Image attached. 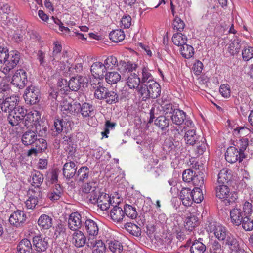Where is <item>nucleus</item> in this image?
I'll list each match as a JSON object with an SVG mask.
<instances>
[{"instance_id": "1", "label": "nucleus", "mask_w": 253, "mask_h": 253, "mask_svg": "<svg viewBox=\"0 0 253 253\" xmlns=\"http://www.w3.org/2000/svg\"><path fill=\"white\" fill-rule=\"evenodd\" d=\"M20 59V54L16 50H12L8 54L7 59L3 63L0 70L5 75L12 72L13 69L19 63Z\"/></svg>"}, {"instance_id": "2", "label": "nucleus", "mask_w": 253, "mask_h": 253, "mask_svg": "<svg viewBox=\"0 0 253 253\" xmlns=\"http://www.w3.org/2000/svg\"><path fill=\"white\" fill-rule=\"evenodd\" d=\"M216 196L225 202L226 204L234 202L238 197L236 193L230 192L229 187L223 184H219L215 188Z\"/></svg>"}, {"instance_id": "3", "label": "nucleus", "mask_w": 253, "mask_h": 253, "mask_svg": "<svg viewBox=\"0 0 253 253\" xmlns=\"http://www.w3.org/2000/svg\"><path fill=\"white\" fill-rule=\"evenodd\" d=\"M96 191L98 193H96V195L89 198V202L92 204H97L103 211L108 209L112 204L109 195L101 192L100 190Z\"/></svg>"}, {"instance_id": "4", "label": "nucleus", "mask_w": 253, "mask_h": 253, "mask_svg": "<svg viewBox=\"0 0 253 253\" xmlns=\"http://www.w3.org/2000/svg\"><path fill=\"white\" fill-rule=\"evenodd\" d=\"M208 231L213 233L215 237L219 241H224L230 233L226 228L215 222H210L206 227Z\"/></svg>"}, {"instance_id": "5", "label": "nucleus", "mask_w": 253, "mask_h": 253, "mask_svg": "<svg viewBox=\"0 0 253 253\" xmlns=\"http://www.w3.org/2000/svg\"><path fill=\"white\" fill-rule=\"evenodd\" d=\"M150 118L148 123L154 122L155 125L162 130H167L169 127L170 120L165 116H155V108H152L150 111Z\"/></svg>"}, {"instance_id": "6", "label": "nucleus", "mask_w": 253, "mask_h": 253, "mask_svg": "<svg viewBox=\"0 0 253 253\" xmlns=\"http://www.w3.org/2000/svg\"><path fill=\"white\" fill-rule=\"evenodd\" d=\"M24 98L27 104H35L39 101L40 91L35 86H29L25 91Z\"/></svg>"}, {"instance_id": "7", "label": "nucleus", "mask_w": 253, "mask_h": 253, "mask_svg": "<svg viewBox=\"0 0 253 253\" xmlns=\"http://www.w3.org/2000/svg\"><path fill=\"white\" fill-rule=\"evenodd\" d=\"M111 206L112 208L110 212L111 219L117 223L125 222V212L122 204L118 203L117 205L112 204Z\"/></svg>"}, {"instance_id": "8", "label": "nucleus", "mask_w": 253, "mask_h": 253, "mask_svg": "<svg viewBox=\"0 0 253 253\" xmlns=\"http://www.w3.org/2000/svg\"><path fill=\"white\" fill-rule=\"evenodd\" d=\"M91 88L94 91V96L99 100H104L108 89L104 87L102 82L98 79L91 81Z\"/></svg>"}, {"instance_id": "9", "label": "nucleus", "mask_w": 253, "mask_h": 253, "mask_svg": "<svg viewBox=\"0 0 253 253\" xmlns=\"http://www.w3.org/2000/svg\"><path fill=\"white\" fill-rule=\"evenodd\" d=\"M80 103L74 101L69 102L67 100H64L61 104V111L67 115H76L80 112Z\"/></svg>"}, {"instance_id": "10", "label": "nucleus", "mask_w": 253, "mask_h": 253, "mask_svg": "<svg viewBox=\"0 0 253 253\" xmlns=\"http://www.w3.org/2000/svg\"><path fill=\"white\" fill-rule=\"evenodd\" d=\"M11 83L19 88H23L27 83L26 72L23 69L17 70L13 76Z\"/></svg>"}, {"instance_id": "11", "label": "nucleus", "mask_w": 253, "mask_h": 253, "mask_svg": "<svg viewBox=\"0 0 253 253\" xmlns=\"http://www.w3.org/2000/svg\"><path fill=\"white\" fill-rule=\"evenodd\" d=\"M87 247L92 249V253H105L106 252L104 242L96 238L87 239Z\"/></svg>"}, {"instance_id": "12", "label": "nucleus", "mask_w": 253, "mask_h": 253, "mask_svg": "<svg viewBox=\"0 0 253 253\" xmlns=\"http://www.w3.org/2000/svg\"><path fill=\"white\" fill-rule=\"evenodd\" d=\"M33 245L37 253L44 252L48 246L47 239L41 235L35 236L33 238Z\"/></svg>"}, {"instance_id": "13", "label": "nucleus", "mask_w": 253, "mask_h": 253, "mask_svg": "<svg viewBox=\"0 0 253 253\" xmlns=\"http://www.w3.org/2000/svg\"><path fill=\"white\" fill-rule=\"evenodd\" d=\"M84 226L87 234V239L97 237L99 232V227L96 222L92 219H87L84 223Z\"/></svg>"}, {"instance_id": "14", "label": "nucleus", "mask_w": 253, "mask_h": 253, "mask_svg": "<svg viewBox=\"0 0 253 253\" xmlns=\"http://www.w3.org/2000/svg\"><path fill=\"white\" fill-rule=\"evenodd\" d=\"M41 192L39 190H31L28 192V199L25 201V205L27 209H33L38 203V199L40 198Z\"/></svg>"}, {"instance_id": "15", "label": "nucleus", "mask_w": 253, "mask_h": 253, "mask_svg": "<svg viewBox=\"0 0 253 253\" xmlns=\"http://www.w3.org/2000/svg\"><path fill=\"white\" fill-rule=\"evenodd\" d=\"M184 139L187 144L193 146L198 143L200 140H202L203 137L198 134L196 129H192L185 132Z\"/></svg>"}, {"instance_id": "16", "label": "nucleus", "mask_w": 253, "mask_h": 253, "mask_svg": "<svg viewBox=\"0 0 253 253\" xmlns=\"http://www.w3.org/2000/svg\"><path fill=\"white\" fill-rule=\"evenodd\" d=\"M41 119V115L37 111L34 110L27 113L23 119V124L25 126L29 127L34 125L37 121Z\"/></svg>"}, {"instance_id": "17", "label": "nucleus", "mask_w": 253, "mask_h": 253, "mask_svg": "<svg viewBox=\"0 0 253 253\" xmlns=\"http://www.w3.org/2000/svg\"><path fill=\"white\" fill-rule=\"evenodd\" d=\"M68 227L73 231L79 230L82 227L81 215L77 212L72 213L68 219Z\"/></svg>"}, {"instance_id": "18", "label": "nucleus", "mask_w": 253, "mask_h": 253, "mask_svg": "<svg viewBox=\"0 0 253 253\" xmlns=\"http://www.w3.org/2000/svg\"><path fill=\"white\" fill-rule=\"evenodd\" d=\"M26 218V215L24 211H17L11 214L9 221L11 225L18 227L21 226L24 223Z\"/></svg>"}, {"instance_id": "19", "label": "nucleus", "mask_w": 253, "mask_h": 253, "mask_svg": "<svg viewBox=\"0 0 253 253\" xmlns=\"http://www.w3.org/2000/svg\"><path fill=\"white\" fill-rule=\"evenodd\" d=\"M72 243L78 248L82 247L85 244L87 246V236L86 237L80 230L74 231L72 234Z\"/></svg>"}, {"instance_id": "20", "label": "nucleus", "mask_w": 253, "mask_h": 253, "mask_svg": "<svg viewBox=\"0 0 253 253\" xmlns=\"http://www.w3.org/2000/svg\"><path fill=\"white\" fill-rule=\"evenodd\" d=\"M226 160L230 163H234L239 161L241 162L244 158L240 159V153L234 146L228 147L225 154Z\"/></svg>"}, {"instance_id": "21", "label": "nucleus", "mask_w": 253, "mask_h": 253, "mask_svg": "<svg viewBox=\"0 0 253 253\" xmlns=\"http://www.w3.org/2000/svg\"><path fill=\"white\" fill-rule=\"evenodd\" d=\"M85 80V78L82 76L73 77L69 81L68 87L72 91H77L84 85Z\"/></svg>"}, {"instance_id": "22", "label": "nucleus", "mask_w": 253, "mask_h": 253, "mask_svg": "<svg viewBox=\"0 0 253 253\" xmlns=\"http://www.w3.org/2000/svg\"><path fill=\"white\" fill-rule=\"evenodd\" d=\"M90 71L92 75L95 78H103L104 73L107 71L104 64L100 62H96L91 66Z\"/></svg>"}, {"instance_id": "23", "label": "nucleus", "mask_w": 253, "mask_h": 253, "mask_svg": "<svg viewBox=\"0 0 253 253\" xmlns=\"http://www.w3.org/2000/svg\"><path fill=\"white\" fill-rule=\"evenodd\" d=\"M77 166L73 161L66 163L63 167V174L67 179H71L77 173Z\"/></svg>"}, {"instance_id": "24", "label": "nucleus", "mask_w": 253, "mask_h": 253, "mask_svg": "<svg viewBox=\"0 0 253 253\" xmlns=\"http://www.w3.org/2000/svg\"><path fill=\"white\" fill-rule=\"evenodd\" d=\"M17 99L15 96L6 97L1 105V108L3 111L9 113L16 106Z\"/></svg>"}, {"instance_id": "25", "label": "nucleus", "mask_w": 253, "mask_h": 253, "mask_svg": "<svg viewBox=\"0 0 253 253\" xmlns=\"http://www.w3.org/2000/svg\"><path fill=\"white\" fill-rule=\"evenodd\" d=\"M241 208H234L230 211V218L232 223L236 225L239 226L242 224L241 221L246 216Z\"/></svg>"}, {"instance_id": "26", "label": "nucleus", "mask_w": 253, "mask_h": 253, "mask_svg": "<svg viewBox=\"0 0 253 253\" xmlns=\"http://www.w3.org/2000/svg\"><path fill=\"white\" fill-rule=\"evenodd\" d=\"M191 190L189 188H182L179 194V197L182 204L186 207L192 205Z\"/></svg>"}, {"instance_id": "27", "label": "nucleus", "mask_w": 253, "mask_h": 253, "mask_svg": "<svg viewBox=\"0 0 253 253\" xmlns=\"http://www.w3.org/2000/svg\"><path fill=\"white\" fill-rule=\"evenodd\" d=\"M141 83V80L139 77V71L137 74L136 73H131L129 74L126 80V84L130 89L138 88Z\"/></svg>"}, {"instance_id": "28", "label": "nucleus", "mask_w": 253, "mask_h": 253, "mask_svg": "<svg viewBox=\"0 0 253 253\" xmlns=\"http://www.w3.org/2000/svg\"><path fill=\"white\" fill-rule=\"evenodd\" d=\"M151 98L155 99L158 97L161 94V88L160 84L155 81H150L147 82Z\"/></svg>"}, {"instance_id": "29", "label": "nucleus", "mask_w": 253, "mask_h": 253, "mask_svg": "<svg viewBox=\"0 0 253 253\" xmlns=\"http://www.w3.org/2000/svg\"><path fill=\"white\" fill-rule=\"evenodd\" d=\"M63 194V189L59 184H55L48 193V198L52 201L60 199Z\"/></svg>"}, {"instance_id": "30", "label": "nucleus", "mask_w": 253, "mask_h": 253, "mask_svg": "<svg viewBox=\"0 0 253 253\" xmlns=\"http://www.w3.org/2000/svg\"><path fill=\"white\" fill-rule=\"evenodd\" d=\"M38 138V135L34 130H28L25 131L22 136V142L25 145L33 144Z\"/></svg>"}, {"instance_id": "31", "label": "nucleus", "mask_w": 253, "mask_h": 253, "mask_svg": "<svg viewBox=\"0 0 253 253\" xmlns=\"http://www.w3.org/2000/svg\"><path fill=\"white\" fill-rule=\"evenodd\" d=\"M243 44L244 41H242L237 37H234L231 40V42L229 44L228 47L229 52L232 55L238 54Z\"/></svg>"}, {"instance_id": "32", "label": "nucleus", "mask_w": 253, "mask_h": 253, "mask_svg": "<svg viewBox=\"0 0 253 253\" xmlns=\"http://www.w3.org/2000/svg\"><path fill=\"white\" fill-rule=\"evenodd\" d=\"M96 185V183L92 181L85 183L83 187V192L88 194L87 196V198L88 199L89 201V198L92 197L93 195H96V193H97L96 191H99L100 190Z\"/></svg>"}, {"instance_id": "33", "label": "nucleus", "mask_w": 253, "mask_h": 253, "mask_svg": "<svg viewBox=\"0 0 253 253\" xmlns=\"http://www.w3.org/2000/svg\"><path fill=\"white\" fill-rule=\"evenodd\" d=\"M18 253H33L32 246L30 240L23 239L20 241L17 246Z\"/></svg>"}, {"instance_id": "34", "label": "nucleus", "mask_w": 253, "mask_h": 253, "mask_svg": "<svg viewBox=\"0 0 253 253\" xmlns=\"http://www.w3.org/2000/svg\"><path fill=\"white\" fill-rule=\"evenodd\" d=\"M203 241L204 240L202 238L195 240L190 248L191 253H204L206 247Z\"/></svg>"}, {"instance_id": "35", "label": "nucleus", "mask_w": 253, "mask_h": 253, "mask_svg": "<svg viewBox=\"0 0 253 253\" xmlns=\"http://www.w3.org/2000/svg\"><path fill=\"white\" fill-rule=\"evenodd\" d=\"M186 113L182 110L177 109L170 116L172 123L178 126H180L184 123L185 120Z\"/></svg>"}, {"instance_id": "36", "label": "nucleus", "mask_w": 253, "mask_h": 253, "mask_svg": "<svg viewBox=\"0 0 253 253\" xmlns=\"http://www.w3.org/2000/svg\"><path fill=\"white\" fill-rule=\"evenodd\" d=\"M234 147L237 149L240 153V159L245 158L246 155L244 153L249 145V140L248 138H242L239 141L236 142L234 144Z\"/></svg>"}, {"instance_id": "37", "label": "nucleus", "mask_w": 253, "mask_h": 253, "mask_svg": "<svg viewBox=\"0 0 253 253\" xmlns=\"http://www.w3.org/2000/svg\"><path fill=\"white\" fill-rule=\"evenodd\" d=\"M43 179V176L40 172L34 171L31 173L29 181L31 185L36 188L40 187Z\"/></svg>"}, {"instance_id": "38", "label": "nucleus", "mask_w": 253, "mask_h": 253, "mask_svg": "<svg viewBox=\"0 0 253 253\" xmlns=\"http://www.w3.org/2000/svg\"><path fill=\"white\" fill-rule=\"evenodd\" d=\"M38 224L42 229H48L52 225V219L49 216L43 214L40 216Z\"/></svg>"}, {"instance_id": "39", "label": "nucleus", "mask_w": 253, "mask_h": 253, "mask_svg": "<svg viewBox=\"0 0 253 253\" xmlns=\"http://www.w3.org/2000/svg\"><path fill=\"white\" fill-rule=\"evenodd\" d=\"M225 244L227 246L229 249L232 251H235L238 249L240 245L237 238L232 234L230 233L224 240Z\"/></svg>"}, {"instance_id": "40", "label": "nucleus", "mask_w": 253, "mask_h": 253, "mask_svg": "<svg viewBox=\"0 0 253 253\" xmlns=\"http://www.w3.org/2000/svg\"><path fill=\"white\" fill-rule=\"evenodd\" d=\"M34 125L35 130L34 131L39 137H42L46 134L47 130L46 123L39 120Z\"/></svg>"}, {"instance_id": "41", "label": "nucleus", "mask_w": 253, "mask_h": 253, "mask_svg": "<svg viewBox=\"0 0 253 253\" xmlns=\"http://www.w3.org/2000/svg\"><path fill=\"white\" fill-rule=\"evenodd\" d=\"M109 250L113 253H120L123 248L122 244L116 240H108L106 241Z\"/></svg>"}, {"instance_id": "42", "label": "nucleus", "mask_w": 253, "mask_h": 253, "mask_svg": "<svg viewBox=\"0 0 253 253\" xmlns=\"http://www.w3.org/2000/svg\"><path fill=\"white\" fill-rule=\"evenodd\" d=\"M90 171L86 166L81 167L77 171L76 176L81 182H84L89 178Z\"/></svg>"}, {"instance_id": "43", "label": "nucleus", "mask_w": 253, "mask_h": 253, "mask_svg": "<svg viewBox=\"0 0 253 253\" xmlns=\"http://www.w3.org/2000/svg\"><path fill=\"white\" fill-rule=\"evenodd\" d=\"M105 77L106 82L110 84H116L121 79V75L116 71H108L106 73Z\"/></svg>"}, {"instance_id": "44", "label": "nucleus", "mask_w": 253, "mask_h": 253, "mask_svg": "<svg viewBox=\"0 0 253 253\" xmlns=\"http://www.w3.org/2000/svg\"><path fill=\"white\" fill-rule=\"evenodd\" d=\"M138 94L140 98L143 101H146L151 98L148 87L146 83H141L140 86L137 89Z\"/></svg>"}, {"instance_id": "45", "label": "nucleus", "mask_w": 253, "mask_h": 253, "mask_svg": "<svg viewBox=\"0 0 253 253\" xmlns=\"http://www.w3.org/2000/svg\"><path fill=\"white\" fill-rule=\"evenodd\" d=\"M198 224V218L193 215L187 217L184 222V227L188 231H192Z\"/></svg>"}, {"instance_id": "46", "label": "nucleus", "mask_w": 253, "mask_h": 253, "mask_svg": "<svg viewBox=\"0 0 253 253\" xmlns=\"http://www.w3.org/2000/svg\"><path fill=\"white\" fill-rule=\"evenodd\" d=\"M123 67V70L127 71L128 72L134 73L136 71V69L138 68V65L135 63H132L131 61L126 62L125 61H120L119 62V69L121 70V68Z\"/></svg>"}, {"instance_id": "47", "label": "nucleus", "mask_w": 253, "mask_h": 253, "mask_svg": "<svg viewBox=\"0 0 253 253\" xmlns=\"http://www.w3.org/2000/svg\"><path fill=\"white\" fill-rule=\"evenodd\" d=\"M231 178V175L229 173L227 169H223L218 174L217 182L218 184H225L227 183Z\"/></svg>"}, {"instance_id": "48", "label": "nucleus", "mask_w": 253, "mask_h": 253, "mask_svg": "<svg viewBox=\"0 0 253 253\" xmlns=\"http://www.w3.org/2000/svg\"><path fill=\"white\" fill-rule=\"evenodd\" d=\"M123 209L125 217L127 216V217L133 219L136 218L138 214L135 207L130 205L125 204L123 206Z\"/></svg>"}, {"instance_id": "49", "label": "nucleus", "mask_w": 253, "mask_h": 253, "mask_svg": "<svg viewBox=\"0 0 253 253\" xmlns=\"http://www.w3.org/2000/svg\"><path fill=\"white\" fill-rule=\"evenodd\" d=\"M125 37L124 32L121 29L113 30L109 34L110 39L114 42H118L123 41Z\"/></svg>"}, {"instance_id": "50", "label": "nucleus", "mask_w": 253, "mask_h": 253, "mask_svg": "<svg viewBox=\"0 0 253 253\" xmlns=\"http://www.w3.org/2000/svg\"><path fill=\"white\" fill-rule=\"evenodd\" d=\"M180 52L181 55L185 58L189 59L193 56L194 53L193 47L186 43L182 45Z\"/></svg>"}, {"instance_id": "51", "label": "nucleus", "mask_w": 253, "mask_h": 253, "mask_svg": "<svg viewBox=\"0 0 253 253\" xmlns=\"http://www.w3.org/2000/svg\"><path fill=\"white\" fill-rule=\"evenodd\" d=\"M93 106L88 103H84L81 105L80 112L83 117H89L93 115Z\"/></svg>"}, {"instance_id": "52", "label": "nucleus", "mask_w": 253, "mask_h": 253, "mask_svg": "<svg viewBox=\"0 0 253 253\" xmlns=\"http://www.w3.org/2000/svg\"><path fill=\"white\" fill-rule=\"evenodd\" d=\"M124 223L125 228L130 234L136 237H138L141 235V229L136 224L126 222Z\"/></svg>"}, {"instance_id": "53", "label": "nucleus", "mask_w": 253, "mask_h": 253, "mask_svg": "<svg viewBox=\"0 0 253 253\" xmlns=\"http://www.w3.org/2000/svg\"><path fill=\"white\" fill-rule=\"evenodd\" d=\"M103 64L107 70H111L117 66L119 67V63L118 62L116 57L114 56H108L104 60Z\"/></svg>"}, {"instance_id": "54", "label": "nucleus", "mask_w": 253, "mask_h": 253, "mask_svg": "<svg viewBox=\"0 0 253 253\" xmlns=\"http://www.w3.org/2000/svg\"><path fill=\"white\" fill-rule=\"evenodd\" d=\"M173 43L177 46H181L186 43L187 39L186 36L181 33H177L173 35L172 38Z\"/></svg>"}, {"instance_id": "55", "label": "nucleus", "mask_w": 253, "mask_h": 253, "mask_svg": "<svg viewBox=\"0 0 253 253\" xmlns=\"http://www.w3.org/2000/svg\"><path fill=\"white\" fill-rule=\"evenodd\" d=\"M191 196L192 198V204L193 202L196 203H200L203 200V195L202 190L199 187H195L191 190Z\"/></svg>"}, {"instance_id": "56", "label": "nucleus", "mask_w": 253, "mask_h": 253, "mask_svg": "<svg viewBox=\"0 0 253 253\" xmlns=\"http://www.w3.org/2000/svg\"><path fill=\"white\" fill-rule=\"evenodd\" d=\"M104 100L107 103L112 104L118 102L119 100V97L115 91L108 90Z\"/></svg>"}, {"instance_id": "57", "label": "nucleus", "mask_w": 253, "mask_h": 253, "mask_svg": "<svg viewBox=\"0 0 253 253\" xmlns=\"http://www.w3.org/2000/svg\"><path fill=\"white\" fill-rule=\"evenodd\" d=\"M142 74L141 83H147L148 81H154L150 70L146 67L139 68V72Z\"/></svg>"}, {"instance_id": "58", "label": "nucleus", "mask_w": 253, "mask_h": 253, "mask_svg": "<svg viewBox=\"0 0 253 253\" xmlns=\"http://www.w3.org/2000/svg\"><path fill=\"white\" fill-rule=\"evenodd\" d=\"M62 46L57 42L54 43L53 51L52 53L53 57L52 63L55 64V62H58L59 57L62 51Z\"/></svg>"}, {"instance_id": "59", "label": "nucleus", "mask_w": 253, "mask_h": 253, "mask_svg": "<svg viewBox=\"0 0 253 253\" xmlns=\"http://www.w3.org/2000/svg\"><path fill=\"white\" fill-rule=\"evenodd\" d=\"M65 124V122L63 119H57L54 120V128H53L54 135H57L62 132Z\"/></svg>"}, {"instance_id": "60", "label": "nucleus", "mask_w": 253, "mask_h": 253, "mask_svg": "<svg viewBox=\"0 0 253 253\" xmlns=\"http://www.w3.org/2000/svg\"><path fill=\"white\" fill-rule=\"evenodd\" d=\"M34 146L40 153L44 151L47 147V142L45 140L42 138H37L34 143Z\"/></svg>"}, {"instance_id": "61", "label": "nucleus", "mask_w": 253, "mask_h": 253, "mask_svg": "<svg viewBox=\"0 0 253 253\" xmlns=\"http://www.w3.org/2000/svg\"><path fill=\"white\" fill-rule=\"evenodd\" d=\"M250 215H246L241 221L243 228L246 231H251L253 229V221L250 218Z\"/></svg>"}, {"instance_id": "62", "label": "nucleus", "mask_w": 253, "mask_h": 253, "mask_svg": "<svg viewBox=\"0 0 253 253\" xmlns=\"http://www.w3.org/2000/svg\"><path fill=\"white\" fill-rule=\"evenodd\" d=\"M209 250L210 253H221L222 250L220 243L217 240L211 242Z\"/></svg>"}, {"instance_id": "63", "label": "nucleus", "mask_w": 253, "mask_h": 253, "mask_svg": "<svg viewBox=\"0 0 253 253\" xmlns=\"http://www.w3.org/2000/svg\"><path fill=\"white\" fill-rule=\"evenodd\" d=\"M172 25L173 29L176 30L179 33L182 31L185 27L184 22L177 16L175 17Z\"/></svg>"}, {"instance_id": "64", "label": "nucleus", "mask_w": 253, "mask_h": 253, "mask_svg": "<svg viewBox=\"0 0 253 253\" xmlns=\"http://www.w3.org/2000/svg\"><path fill=\"white\" fill-rule=\"evenodd\" d=\"M242 57L244 60L247 61L253 57V48L247 46L244 47L242 51Z\"/></svg>"}]
</instances>
